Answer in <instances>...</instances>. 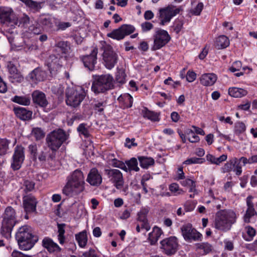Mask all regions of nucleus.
Wrapping results in <instances>:
<instances>
[{
  "mask_svg": "<svg viewBox=\"0 0 257 257\" xmlns=\"http://www.w3.org/2000/svg\"><path fill=\"white\" fill-rule=\"evenodd\" d=\"M58 55L59 57L55 55H51L48 58L47 65L50 70L57 69L60 67V56L59 54Z\"/></svg>",
  "mask_w": 257,
  "mask_h": 257,
  "instance_id": "26",
  "label": "nucleus"
},
{
  "mask_svg": "<svg viewBox=\"0 0 257 257\" xmlns=\"http://www.w3.org/2000/svg\"><path fill=\"white\" fill-rule=\"evenodd\" d=\"M103 60L105 67L109 69L114 67L117 61V55L109 45L103 46Z\"/></svg>",
  "mask_w": 257,
  "mask_h": 257,
  "instance_id": "10",
  "label": "nucleus"
},
{
  "mask_svg": "<svg viewBox=\"0 0 257 257\" xmlns=\"http://www.w3.org/2000/svg\"><path fill=\"white\" fill-rule=\"evenodd\" d=\"M9 78L12 83H20L24 80L23 76L19 72L10 75Z\"/></svg>",
  "mask_w": 257,
  "mask_h": 257,
  "instance_id": "44",
  "label": "nucleus"
},
{
  "mask_svg": "<svg viewBox=\"0 0 257 257\" xmlns=\"http://www.w3.org/2000/svg\"><path fill=\"white\" fill-rule=\"evenodd\" d=\"M183 23L182 21L179 20H176L173 25L174 30L176 32V33H179L183 27Z\"/></svg>",
  "mask_w": 257,
  "mask_h": 257,
  "instance_id": "58",
  "label": "nucleus"
},
{
  "mask_svg": "<svg viewBox=\"0 0 257 257\" xmlns=\"http://www.w3.org/2000/svg\"><path fill=\"white\" fill-rule=\"evenodd\" d=\"M112 166L114 167L120 168L126 172L127 171V168L125 164L121 161L117 160L116 159H114L112 160Z\"/></svg>",
  "mask_w": 257,
  "mask_h": 257,
  "instance_id": "50",
  "label": "nucleus"
},
{
  "mask_svg": "<svg viewBox=\"0 0 257 257\" xmlns=\"http://www.w3.org/2000/svg\"><path fill=\"white\" fill-rule=\"evenodd\" d=\"M106 102L105 101H94L93 108L95 110L99 112H102L104 110V107H105Z\"/></svg>",
  "mask_w": 257,
  "mask_h": 257,
  "instance_id": "49",
  "label": "nucleus"
},
{
  "mask_svg": "<svg viewBox=\"0 0 257 257\" xmlns=\"http://www.w3.org/2000/svg\"><path fill=\"white\" fill-rule=\"evenodd\" d=\"M170 40V37L166 31L160 30L157 32L154 39L153 49L156 50L164 46Z\"/></svg>",
  "mask_w": 257,
  "mask_h": 257,
  "instance_id": "17",
  "label": "nucleus"
},
{
  "mask_svg": "<svg viewBox=\"0 0 257 257\" xmlns=\"http://www.w3.org/2000/svg\"><path fill=\"white\" fill-rule=\"evenodd\" d=\"M241 62L239 61H236L232 64L231 67L229 68V70L232 72H234L236 71H239L241 67Z\"/></svg>",
  "mask_w": 257,
  "mask_h": 257,
  "instance_id": "60",
  "label": "nucleus"
},
{
  "mask_svg": "<svg viewBox=\"0 0 257 257\" xmlns=\"http://www.w3.org/2000/svg\"><path fill=\"white\" fill-rule=\"evenodd\" d=\"M43 245L50 252L61 250V248L58 245L50 238L45 237L43 240Z\"/></svg>",
  "mask_w": 257,
  "mask_h": 257,
  "instance_id": "25",
  "label": "nucleus"
},
{
  "mask_svg": "<svg viewBox=\"0 0 257 257\" xmlns=\"http://www.w3.org/2000/svg\"><path fill=\"white\" fill-rule=\"evenodd\" d=\"M88 126L85 123H81L78 126L77 130L80 135L84 136L85 138H88L90 136Z\"/></svg>",
  "mask_w": 257,
  "mask_h": 257,
  "instance_id": "41",
  "label": "nucleus"
},
{
  "mask_svg": "<svg viewBox=\"0 0 257 257\" xmlns=\"http://www.w3.org/2000/svg\"><path fill=\"white\" fill-rule=\"evenodd\" d=\"M28 149L29 152L33 156V160H36L38 154V148L37 145L36 144L30 145L28 147Z\"/></svg>",
  "mask_w": 257,
  "mask_h": 257,
  "instance_id": "53",
  "label": "nucleus"
},
{
  "mask_svg": "<svg viewBox=\"0 0 257 257\" xmlns=\"http://www.w3.org/2000/svg\"><path fill=\"white\" fill-rule=\"evenodd\" d=\"M141 27L142 31L145 32L151 30L153 28V25L150 22H145L141 24Z\"/></svg>",
  "mask_w": 257,
  "mask_h": 257,
  "instance_id": "64",
  "label": "nucleus"
},
{
  "mask_svg": "<svg viewBox=\"0 0 257 257\" xmlns=\"http://www.w3.org/2000/svg\"><path fill=\"white\" fill-rule=\"evenodd\" d=\"M14 111L16 116L22 120H26L31 118L32 112L24 107H15Z\"/></svg>",
  "mask_w": 257,
  "mask_h": 257,
  "instance_id": "22",
  "label": "nucleus"
},
{
  "mask_svg": "<svg viewBox=\"0 0 257 257\" xmlns=\"http://www.w3.org/2000/svg\"><path fill=\"white\" fill-rule=\"evenodd\" d=\"M35 183L32 181L26 180L24 183V190L26 193L31 192L34 189Z\"/></svg>",
  "mask_w": 257,
  "mask_h": 257,
  "instance_id": "48",
  "label": "nucleus"
},
{
  "mask_svg": "<svg viewBox=\"0 0 257 257\" xmlns=\"http://www.w3.org/2000/svg\"><path fill=\"white\" fill-rule=\"evenodd\" d=\"M245 229L246 233L248 235V238H245V239L247 241H250L252 240L253 236H255L256 234V231L253 227L250 226L246 227Z\"/></svg>",
  "mask_w": 257,
  "mask_h": 257,
  "instance_id": "55",
  "label": "nucleus"
},
{
  "mask_svg": "<svg viewBox=\"0 0 257 257\" xmlns=\"http://www.w3.org/2000/svg\"><path fill=\"white\" fill-rule=\"evenodd\" d=\"M251 196H249L246 199L247 208L243 216L244 221L246 223H249L250 222V218L252 216L256 215V212L254 209L253 203L251 200Z\"/></svg>",
  "mask_w": 257,
  "mask_h": 257,
  "instance_id": "21",
  "label": "nucleus"
},
{
  "mask_svg": "<svg viewBox=\"0 0 257 257\" xmlns=\"http://www.w3.org/2000/svg\"><path fill=\"white\" fill-rule=\"evenodd\" d=\"M84 184L82 172L76 170L67 177V182L62 189V193L69 197L77 196L84 190Z\"/></svg>",
  "mask_w": 257,
  "mask_h": 257,
  "instance_id": "1",
  "label": "nucleus"
},
{
  "mask_svg": "<svg viewBox=\"0 0 257 257\" xmlns=\"http://www.w3.org/2000/svg\"><path fill=\"white\" fill-rule=\"evenodd\" d=\"M32 135L34 136L37 141L40 140L45 136V133L40 127H35L32 130Z\"/></svg>",
  "mask_w": 257,
  "mask_h": 257,
  "instance_id": "42",
  "label": "nucleus"
},
{
  "mask_svg": "<svg viewBox=\"0 0 257 257\" xmlns=\"http://www.w3.org/2000/svg\"><path fill=\"white\" fill-rule=\"evenodd\" d=\"M119 102L124 104V107H131L133 102L132 96L128 93H125L121 95L117 99Z\"/></svg>",
  "mask_w": 257,
  "mask_h": 257,
  "instance_id": "32",
  "label": "nucleus"
},
{
  "mask_svg": "<svg viewBox=\"0 0 257 257\" xmlns=\"http://www.w3.org/2000/svg\"><path fill=\"white\" fill-rule=\"evenodd\" d=\"M33 102L42 107H46L48 104L45 94L39 90H35L32 94Z\"/></svg>",
  "mask_w": 257,
  "mask_h": 257,
  "instance_id": "20",
  "label": "nucleus"
},
{
  "mask_svg": "<svg viewBox=\"0 0 257 257\" xmlns=\"http://www.w3.org/2000/svg\"><path fill=\"white\" fill-rule=\"evenodd\" d=\"M228 94L232 97L240 98L245 96L247 94V91L242 88L232 87L229 88Z\"/></svg>",
  "mask_w": 257,
  "mask_h": 257,
  "instance_id": "31",
  "label": "nucleus"
},
{
  "mask_svg": "<svg viewBox=\"0 0 257 257\" xmlns=\"http://www.w3.org/2000/svg\"><path fill=\"white\" fill-rule=\"evenodd\" d=\"M25 159L24 148L17 146L15 148L11 167L14 170H18L21 167Z\"/></svg>",
  "mask_w": 257,
  "mask_h": 257,
  "instance_id": "15",
  "label": "nucleus"
},
{
  "mask_svg": "<svg viewBox=\"0 0 257 257\" xmlns=\"http://www.w3.org/2000/svg\"><path fill=\"white\" fill-rule=\"evenodd\" d=\"M68 138V135L61 128L55 130L47 135L46 142L53 152L58 150Z\"/></svg>",
  "mask_w": 257,
  "mask_h": 257,
  "instance_id": "4",
  "label": "nucleus"
},
{
  "mask_svg": "<svg viewBox=\"0 0 257 257\" xmlns=\"http://www.w3.org/2000/svg\"><path fill=\"white\" fill-rule=\"evenodd\" d=\"M181 10V8H177L173 5L161 8L159 11L160 25L164 26L170 22L172 18L178 14Z\"/></svg>",
  "mask_w": 257,
  "mask_h": 257,
  "instance_id": "8",
  "label": "nucleus"
},
{
  "mask_svg": "<svg viewBox=\"0 0 257 257\" xmlns=\"http://www.w3.org/2000/svg\"><path fill=\"white\" fill-rule=\"evenodd\" d=\"M203 8V4L202 3H199L196 6V7L191 11V13L193 15L196 16L200 15L201 11H202Z\"/></svg>",
  "mask_w": 257,
  "mask_h": 257,
  "instance_id": "59",
  "label": "nucleus"
},
{
  "mask_svg": "<svg viewBox=\"0 0 257 257\" xmlns=\"http://www.w3.org/2000/svg\"><path fill=\"white\" fill-rule=\"evenodd\" d=\"M48 149L46 147H43V149L37 154L38 160L40 162H46L47 160H53L55 158V155L53 153L48 155Z\"/></svg>",
  "mask_w": 257,
  "mask_h": 257,
  "instance_id": "27",
  "label": "nucleus"
},
{
  "mask_svg": "<svg viewBox=\"0 0 257 257\" xmlns=\"http://www.w3.org/2000/svg\"><path fill=\"white\" fill-rule=\"evenodd\" d=\"M87 90L83 87L78 86L70 88L66 91V102L67 105L73 107H76L80 104L87 94Z\"/></svg>",
  "mask_w": 257,
  "mask_h": 257,
  "instance_id": "7",
  "label": "nucleus"
},
{
  "mask_svg": "<svg viewBox=\"0 0 257 257\" xmlns=\"http://www.w3.org/2000/svg\"><path fill=\"white\" fill-rule=\"evenodd\" d=\"M135 30V27L131 25L124 24L119 28L113 30L108 33L107 36L113 39L120 40L126 36L133 33Z\"/></svg>",
  "mask_w": 257,
  "mask_h": 257,
  "instance_id": "11",
  "label": "nucleus"
},
{
  "mask_svg": "<svg viewBox=\"0 0 257 257\" xmlns=\"http://www.w3.org/2000/svg\"><path fill=\"white\" fill-rule=\"evenodd\" d=\"M149 212V209L148 207H143L137 214V220L140 222H148L147 215Z\"/></svg>",
  "mask_w": 257,
  "mask_h": 257,
  "instance_id": "36",
  "label": "nucleus"
},
{
  "mask_svg": "<svg viewBox=\"0 0 257 257\" xmlns=\"http://www.w3.org/2000/svg\"><path fill=\"white\" fill-rule=\"evenodd\" d=\"M140 166L143 168H148L149 166L154 165V160L151 157L140 156L138 157Z\"/></svg>",
  "mask_w": 257,
  "mask_h": 257,
  "instance_id": "35",
  "label": "nucleus"
},
{
  "mask_svg": "<svg viewBox=\"0 0 257 257\" xmlns=\"http://www.w3.org/2000/svg\"><path fill=\"white\" fill-rule=\"evenodd\" d=\"M125 164L127 166V171L137 172L139 170V168L138 166V161L135 158H132L131 160L125 161Z\"/></svg>",
  "mask_w": 257,
  "mask_h": 257,
  "instance_id": "38",
  "label": "nucleus"
},
{
  "mask_svg": "<svg viewBox=\"0 0 257 257\" xmlns=\"http://www.w3.org/2000/svg\"><path fill=\"white\" fill-rule=\"evenodd\" d=\"M86 181L93 186H98L101 184L102 177L97 169L93 168L90 170Z\"/></svg>",
  "mask_w": 257,
  "mask_h": 257,
  "instance_id": "19",
  "label": "nucleus"
},
{
  "mask_svg": "<svg viewBox=\"0 0 257 257\" xmlns=\"http://www.w3.org/2000/svg\"><path fill=\"white\" fill-rule=\"evenodd\" d=\"M16 212L11 206L7 207L3 214L1 231L5 236L10 235L12 230L17 222Z\"/></svg>",
  "mask_w": 257,
  "mask_h": 257,
  "instance_id": "6",
  "label": "nucleus"
},
{
  "mask_svg": "<svg viewBox=\"0 0 257 257\" xmlns=\"http://www.w3.org/2000/svg\"><path fill=\"white\" fill-rule=\"evenodd\" d=\"M144 116L152 121H158L159 120V115L157 113L148 110H146L144 111Z\"/></svg>",
  "mask_w": 257,
  "mask_h": 257,
  "instance_id": "43",
  "label": "nucleus"
},
{
  "mask_svg": "<svg viewBox=\"0 0 257 257\" xmlns=\"http://www.w3.org/2000/svg\"><path fill=\"white\" fill-rule=\"evenodd\" d=\"M177 238L175 236L166 238L161 241V248L167 255L174 254L178 248Z\"/></svg>",
  "mask_w": 257,
  "mask_h": 257,
  "instance_id": "12",
  "label": "nucleus"
},
{
  "mask_svg": "<svg viewBox=\"0 0 257 257\" xmlns=\"http://www.w3.org/2000/svg\"><path fill=\"white\" fill-rule=\"evenodd\" d=\"M113 78L110 74L96 76L93 81L91 90L95 94L103 93L113 88Z\"/></svg>",
  "mask_w": 257,
  "mask_h": 257,
  "instance_id": "5",
  "label": "nucleus"
},
{
  "mask_svg": "<svg viewBox=\"0 0 257 257\" xmlns=\"http://www.w3.org/2000/svg\"><path fill=\"white\" fill-rule=\"evenodd\" d=\"M39 22L48 31H52L54 30L53 21L51 18L42 16L39 18Z\"/></svg>",
  "mask_w": 257,
  "mask_h": 257,
  "instance_id": "28",
  "label": "nucleus"
},
{
  "mask_svg": "<svg viewBox=\"0 0 257 257\" xmlns=\"http://www.w3.org/2000/svg\"><path fill=\"white\" fill-rule=\"evenodd\" d=\"M104 174L107 177L115 188L120 189L124 184V180L122 173L116 169H105Z\"/></svg>",
  "mask_w": 257,
  "mask_h": 257,
  "instance_id": "9",
  "label": "nucleus"
},
{
  "mask_svg": "<svg viewBox=\"0 0 257 257\" xmlns=\"http://www.w3.org/2000/svg\"><path fill=\"white\" fill-rule=\"evenodd\" d=\"M10 142L5 139H0V155H6L9 149Z\"/></svg>",
  "mask_w": 257,
  "mask_h": 257,
  "instance_id": "39",
  "label": "nucleus"
},
{
  "mask_svg": "<svg viewBox=\"0 0 257 257\" xmlns=\"http://www.w3.org/2000/svg\"><path fill=\"white\" fill-rule=\"evenodd\" d=\"M37 201L36 198L31 195L24 196L23 206L27 213L36 212Z\"/></svg>",
  "mask_w": 257,
  "mask_h": 257,
  "instance_id": "18",
  "label": "nucleus"
},
{
  "mask_svg": "<svg viewBox=\"0 0 257 257\" xmlns=\"http://www.w3.org/2000/svg\"><path fill=\"white\" fill-rule=\"evenodd\" d=\"M237 163V159L233 158L229 162H227L223 167V172H228L230 171L233 169V166H234Z\"/></svg>",
  "mask_w": 257,
  "mask_h": 257,
  "instance_id": "47",
  "label": "nucleus"
},
{
  "mask_svg": "<svg viewBox=\"0 0 257 257\" xmlns=\"http://www.w3.org/2000/svg\"><path fill=\"white\" fill-rule=\"evenodd\" d=\"M229 45V41L228 38L221 35L219 36L216 40L215 46L217 49H224L228 47Z\"/></svg>",
  "mask_w": 257,
  "mask_h": 257,
  "instance_id": "30",
  "label": "nucleus"
},
{
  "mask_svg": "<svg viewBox=\"0 0 257 257\" xmlns=\"http://www.w3.org/2000/svg\"><path fill=\"white\" fill-rule=\"evenodd\" d=\"M75 238L79 245L81 247H84L87 242V232L85 230L75 234Z\"/></svg>",
  "mask_w": 257,
  "mask_h": 257,
  "instance_id": "33",
  "label": "nucleus"
},
{
  "mask_svg": "<svg viewBox=\"0 0 257 257\" xmlns=\"http://www.w3.org/2000/svg\"><path fill=\"white\" fill-rule=\"evenodd\" d=\"M19 23V25H22L23 27L28 26V24L30 23L29 17L27 15H24L20 18Z\"/></svg>",
  "mask_w": 257,
  "mask_h": 257,
  "instance_id": "63",
  "label": "nucleus"
},
{
  "mask_svg": "<svg viewBox=\"0 0 257 257\" xmlns=\"http://www.w3.org/2000/svg\"><path fill=\"white\" fill-rule=\"evenodd\" d=\"M236 215L231 210H222L218 212L214 220V226L218 230L226 232L229 230L236 221Z\"/></svg>",
  "mask_w": 257,
  "mask_h": 257,
  "instance_id": "3",
  "label": "nucleus"
},
{
  "mask_svg": "<svg viewBox=\"0 0 257 257\" xmlns=\"http://www.w3.org/2000/svg\"><path fill=\"white\" fill-rule=\"evenodd\" d=\"M52 91L58 95H61L64 93V87L61 85H56L52 87Z\"/></svg>",
  "mask_w": 257,
  "mask_h": 257,
  "instance_id": "57",
  "label": "nucleus"
},
{
  "mask_svg": "<svg viewBox=\"0 0 257 257\" xmlns=\"http://www.w3.org/2000/svg\"><path fill=\"white\" fill-rule=\"evenodd\" d=\"M56 51L59 52V54H66L70 49L67 41H59L55 44Z\"/></svg>",
  "mask_w": 257,
  "mask_h": 257,
  "instance_id": "34",
  "label": "nucleus"
},
{
  "mask_svg": "<svg viewBox=\"0 0 257 257\" xmlns=\"http://www.w3.org/2000/svg\"><path fill=\"white\" fill-rule=\"evenodd\" d=\"M16 238L20 248L24 250L31 249L38 240V236L33 234L31 228L28 225H24L19 228Z\"/></svg>",
  "mask_w": 257,
  "mask_h": 257,
  "instance_id": "2",
  "label": "nucleus"
},
{
  "mask_svg": "<svg viewBox=\"0 0 257 257\" xmlns=\"http://www.w3.org/2000/svg\"><path fill=\"white\" fill-rule=\"evenodd\" d=\"M98 48L93 47L89 55H83L80 57V59L83 62L85 68L90 71H93L97 63V55Z\"/></svg>",
  "mask_w": 257,
  "mask_h": 257,
  "instance_id": "13",
  "label": "nucleus"
},
{
  "mask_svg": "<svg viewBox=\"0 0 257 257\" xmlns=\"http://www.w3.org/2000/svg\"><path fill=\"white\" fill-rule=\"evenodd\" d=\"M12 100L16 103L24 105H29L31 102L30 98L27 96H15Z\"/></svg>",
  "mask_w": 257,
  "mask_h": 257,
  "instance_id": "37",
  "label": "nucleus"
},
{
  "mask_svg": "<svg viewBox=\"0 0 257 257\" xmlns=\"http://www.w3.org/2000/svg\"><path fill=\"white\" fill-rule=\"evenodd\" d=\"M58 238L59 241V243L61 244H63L65 242V236L64 235L65 233V224H58Z\"/></svg>",
  "mask_w": 257,
  "mask_h": 257,
  "instance_id": "40",
  "label": "nucleus"
},
{
  "mask_svg": "<svg viewBox=\"0 0 257 257\" xmlns=\"http://www.w3.org/2000/svg\"><path fill=\"white\" fill-rule=\"evenodd\" d=\"M162 234V231L160 228L157 226L154 227L153 231L149 233L148 239L151 242V244H155Z\"/></svg>",
  "mask_w": 257,
  "mask_h": 257,
  "instance_id": "29",
  "label": "nucleus"
},
{
  "mask_svg": "<svg viewBox=\"0 0 257 257\" xmlns=\"http://www.w3.org/2000/svg\"><path fill=\"white\" fill-rule=\"evenodd\" d=\"M0 20L3 24L17 25L18 20L15 19L13 10L8 7H0Z\"/></svg>",
  "mask_w": 257,
  "mask_h": 257,
  "instance_id": "16",
  "label": "nucleus"
},
{
  "mask_svg": "<svg viewBox=\"0 0 257 257\" xmlns=\"http://www.w3.org/2000/svg\"><path fill=\"white\" fill-rule=\"evenodd\" d=\"M187 138L191 143H196L199 141V137L191 130H188L186 132Z\"/></svg>",
  "mask_w": 257,
  "mask_h": 257,
  "instance_id": "45",
  "label": "nucleus"
},
{
  "mask_svg": "<svg viewBox=\"0 0 257 257\" xmlns=\"http://www.w3.org/2000/svg\"><path fill=\"white\" fill-rule=\"evenodd\" d=\"M182 234L186 240H199L202 236L201 234L198 232L192 224L188 223L181 227Z\"/></svg>",
  "mask_w": 257,
  "mask_h": 257,
  "instance_id": "14",
  "label": "nucleus"
},
{
  "mask_svg": "<svg viewBox=\"0 0 257 257\" xmlns=\"http://www.w3.org/2000/svg\"><path fill=\"white\" fill-rule=\"evenodd\" d=\"M169 189L175 195L180 194L183 192L182 190L179 189V185L176 183L171 184L169 186Z\"/></svg>",
  "mask_w": 257,
  "mask_h": 257,
  "instance_id": "56",
  "label": "nucleus"
},
{
  "mask_svg": "<svg viewBox=\"0 0 257 257\" xmlns=\"http://www.w3.org/2000/svg\"><path fill=\"white\" fill-rule=\"evenodd\" d=\"M217 80V76L214 73H206L202 75L200 78L201 83L204 86H211Z\"/></svg>",
  "mask_w": 257,
  "mask_h": 257,
  "instance_id": "24",
  "label": "nucleus"
},
{
  "mask_svg": "<svg viewBox=\"0 0 257 257\" xmlns=\"http://www.w3.org/2000/svg\"><path fill=\"white\" fill-rule=\"evenodd\" d=\"M29 30L33 34L39 35L42 33L43 29L39 24H33L30 26Z\"/></svg>",
  "mask_w": 257,
  "mask_h": 257,
  "instance_id": "52",
  "label": "nucleus"
},
{
  "mask_svg": "<svg viewBox=\"0 0 257 257\" xmlns=\"http://www.w3.org/2000/svg\"><path fill=\"white\" fill-rule=\"evenodd\" d=\"M235 129L238 133H243L245 130V125L242 122H238L235 124Z\"/></svg>",
  "mask_w": 257,
  "mask_h": 257,
  "instance_id": "62",
  "label": "nucleus"
},
{
  "mask_svg": "<svg viewBox=\"0 0 257 257\" xmlns=\"http://www.w3.org/2000/svg\"><path fill=\"white\" fill-rule=\"evenodd\" d=\"M46 73L39 68L34 69L29 74L30 79L36 83V81H43L46 77Z\"/></svg>",
  "mask_w": 257,
  "mask_h": 257,
  "instance_id": "23",
  "label": "nucleus"
},
{
  "mask_svg": "<svg viewBox=\"0 0 257 257\" xmlns=\"http://www.w3.org/2000/svg\"><path fill=\"white\" fill-rule=\"evenodd\" d=\"M81 257H99L94 249H90L83 253Z\"/></svg>",
  "mask_w": 257,
  "mask_h": 257,
  "instance_id": "61",
  "label": "nucleus"
},
{
  "mask_svg": "<svg viewBox=\"0 0 257 257\" xmlns=\"http://www.w3.org/2000/svg\"><path fill=\"white\" fill-rule=\"evenodd\" d=\"M115 80L118 83H124L125 81V74L124 71H118L116 74Z\"/></svg>",
  "mask_w": 257,
  "mask_h": 257,
  "instance_id": "54",
  "label": "nucleus"
},
{
  "mask_svg": "<svg viewBox=\"0 0 257 257\" xmlns=\"http://www.w3.org/2000/svg\"><path fill=\"white\" fill-rule=\"evenodd\" d=\"M196 245L197 249H202L205 253H207L212 250V246L208 243L203 242L197 243Z\"/></svg>",
  "mask_w": 257,
  "mask_h": 257,
  "instance_id": "46",
  "label": "nucleus"
},
{
  "mask_svg": "<svg viewBox=\"0 0 257 257\" xmlns=\"http://www.w3.org/2000/svg\"><path fill=\"white\" fill-rule=\"evenodd\" d=\"M204 162L205 159L204 158L193 157L187 159L184 162V164L186 165H190L192 164H201Z\"/></svg>",
  "mask_w": 257,
  "mask_h": 257,
  "instance_id": "51",
  "label": "nucleus"
}]
</instances>
